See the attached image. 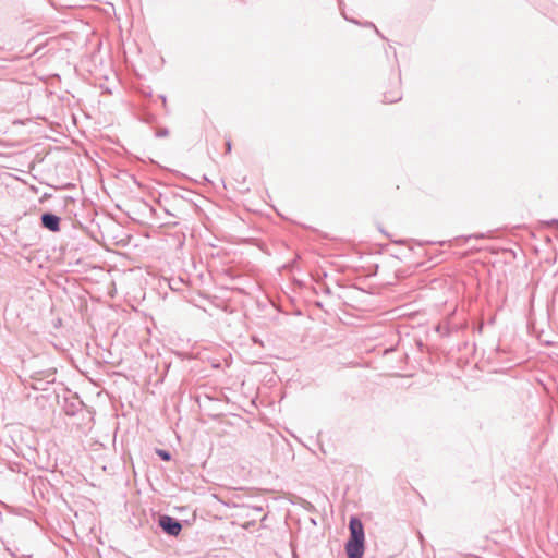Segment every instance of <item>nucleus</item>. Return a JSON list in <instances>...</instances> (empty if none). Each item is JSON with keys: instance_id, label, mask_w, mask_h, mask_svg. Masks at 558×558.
I'll return each mask as SVG.
<instances>
[{"instance_id": "obj_4", "label": "nucleus", "mask_w": 558, "mask_h": 558, "mask_svg": "<svg viewBox=\"0 0 558 558\" xmlns=\"http://www.w3.org/2000/svg\"><path fill=\"white\" fill-rule=\"evenodd\" d=\"M84 407L83 401L75 393L69 398H64L62 409L68 416H75Z\"/></svg>"}, {"instance_id": "obj_18", "label": "nucleus", "mask_w": 558, "mask_h": 558, "mask_svg": "<svg viewBox=\"0 0 558 558\" xmlns=\"http://www.w3.org/2000/svg\"><path fill=\"white\" fill-rule=\"evenodd\" d=\"M170 289L174 290L177 289L173 283L170 282Z\"/></svg>"}, {"instance_id": "obj_8", "label": "nucleus", "mask_w": 558, "mask_h": 558, "mask_svg": "<svg viewBox=\"0 0 558 558\" xmlns=\"http://www.w3.org/2000/svg\"><path fill=\"white\" fill-rule=\"evenodd\" d=\"M156 454L162 460V461H170L172 459V454L169 450L166 449H156Z\"/></svg>"}, {"instance_id": "obj_2", "label": "nucleus", "mask_w": 558, "mask_h": 558, "mask_svg": "<svg viewBox=\"0 0 558 558\" xmlns=\"http://www.w3.org/2000/svg\"><path fill=\"white\" fill-rule=\"evenodd\" d=\"M160 529L169 536H178L182 531V523L179 519L169 514H161L158 519Z\"/></svg>"}, {"instance_id": "obj_13", "label": "nucleus", "mask_w": 558, "mask_h": 558, "mask_svg": "<svg viewBox=\"0 0 558 558\" xmlns=\"http://www.w3.org/2000/svg\"><path fill=\"white\" fill-rule=\"evenodd\" d=\"M323 292L327 295H330L331 294V289L328 287V286H324L323 287Z\"/></svg>"}, {"instance_id": "obj_16", "label": "nucleus", "mask_w": 558, "mask_h": 558, "mask_svg": "<svg viewBox=\"0 0 558 558\" xmlns=\"http://www.w3.org/2000/svg\"><path fill=\"white\" fill-rule=\"evenodd\" d=\"M550 225H551V226H555V227L557 228V230H558V219H553V220L550 221Z\"/></svg>"}, {"instance_id": "obj_7", "label": "nucleus", "mask_w": 558, "mask_h": 558, "mask_svg": "<svg viewBox=\"0 0 558 558\" xmlns=\"http://www.w3.org/2000/svg\"><path fill=\"white\" fill-rule=\"evenodd\" d=\"M33 379H34V383L32 384V387L36 390H45L46 389L45 386L54 380L53 378L51 380H49V379L44 380V379L37 378V377H33Z\"/></svg>"}, {"instance_id": "obj_19", "label": "nucleus", "mask_w": 558, "mask_h": 558, "mask_svg": "<svg viewBox=\"0 0 558 558\" xmlns=\"http://www.w3.org/2000/svg\"><path fill=\"white\" fill-rule=\"evenodd\" d=\"M403 242H404L403 240H399V241H397L396 243H398V244H403Z\"/></svg>"}, {"instance_id": "obj_17", "label": "nucleus", "mask_w": 558, "mask_h": 558, "mask_svg": "<svg viewBox=\"0 0 558 558\" xmlns=\"http://www.w3.org/2000/svg\"><path fill=\"white\" fill-rule=\"evenodd\" d=\"M252 339H253L254 343H259V344L262 343V341L255 336Z\"/></svg>"}, {"instance_id": "obj_11", "label": "nucleus", "mask_w": 558, "mask_h": 558, "mask_svg": "<svg viewBox=\"0 0 558 558\" xmlns=\"http://www.w3.org/2000/svg\"><path fill=\"white\" fill-rule=\"evenodd\" d=\"M231 149H232V143L230 140H228L226 142V153H228V154L231 153Z\"/></svg>"}, {"instance_id": "obj_12", "label": "nucleus", "mask_w": 558, "mask_h": 558, "mask_svg": "<svg viewBox=\"0 0 558 558\" xmlns=\"http://www.w3.org/2000/svg\"><path fill=\"white\" fill-rule=\"evenodd\" d=\"M159 98L161 99L162 106H163V108H165V110L167 112L168 109H167V98H166V96L165 95H160Z\"/></svg>"}, {"instance_id": "obj_9", "label": "nucleus", "mask_w": 558, "mask_h": 558, "mask_svg": "<svg viewBox=\"0 0 558 558\" xmlns=\"http://www.w3.org/2000/svg\"><path fill=\"white\" fill-rule=\"evenodd\" d=\"M169 135V130L168 128H160L158 129L156 132H155V136L157 138H162V137H167Z\"/></svg>"}, {"instance_id": "obj_15", "label": "nucleus", "mask_w": 558, "mask_h": 558, "mask_svg": "<svg viewBox=\"0 0 558 558\" xmlns=\"http://www.w3.org/2000/svg\"><path fill=\"white\" fill-rule=\"evenodd\" d=\"M469 238L483 239L484 234L483 233H481V234H473V235H470Z\"/></svg>"}, {"instance_id": "obj_3", "label": "nucleus", "mask_w": 558, "mask_h": 558, "mask_svg": "<svg viewBox=\"0 0 558 558\" xmlns=\"http://www.w3.org/2000/svg\"><path fill=\"white\" fill-rule=\"evenodd\" d=\"M40 226L50 232L61 230V218L52 211H44L40 215Z\"/></svg>"}, {"instance_id": "obj_1", "label": "nucleus", "mask_w": 558, "mask_h": 558, "mask_svg": "<svg viewBox=\"0 0 558 558\" xmlns=\"http://www.w3.org/2000/svg\"><path fill=\"white\" fill-rule=\"evenodd\" d=\"M347 558H363L365 551V531L363 522L356 515L349 520V537L344 543Z\"/></svg>"}, {"instance_id": "obj_10", "label": "nucleus", "mask_w": 558, "mask_h": 558, "mask_svg": "<svg viewBox=\"0 0 558 558\" xmlns=\"http://www.w3.org/2000/svg\"><path fill=\"white\" fill-rule=\"evenodd\" d=\"M156 116L153 114V113H146L144 117H143V121L146 122V123H154L156 121Z\"/></svg>"}, {"instance_id": "obj_14", "label": "nucleus", "mask_w": 558, "mask_h": 558, "mask_svg": "<svg viewBox=\"0 0 558 558\" xmlns=\"http://www.w3.org/2000/svg\"><path fill=\"white\" fill-rule=\"evenodd\" d=\"M374 31L380 38L386 39V37L380 33V31L377 27Z\"/></svg>"}, {"instance_id": "obj_6", "label": "nucleus", "mask_w": 558, "mask_h": 558, "mask_svg": "<svg viewBox=\"0 0 558 558\" xmlns=\"http://www.w3.org/2000/svg\"><path fill=\"white\" fill-rule=\"evenodd\" d=\"M338 4H339V9H340V11H341L342 16H343L347 21H349V22H351V23H353V24H355V25H362V26H364V27H369V28L376 29V25H375L373 22L366 21V22H364V23H361V22H360V21H357V20H354V19L349 17V16L345 14V12H344V8H343V7H344V2H343V0H338Z\"/></svg>"}, {"instance_id": "obj_5", "label": "nucleus", "mask_w": 558, "mask_h": 558, "mask_svg": "<svg viewBox=\"0 0 558 558\" xmlns=\"http://www.w3.org/2000/svg\"><path fill=\"white\" fill-rule=\"evenodd\" d=\"M401 77L400 74H398L397 85H400ZM402 99V93L400 90V87L397 86L395 89L387 90L384 93V102L386 104H395Z\"/></svg>"}]
</instances>
